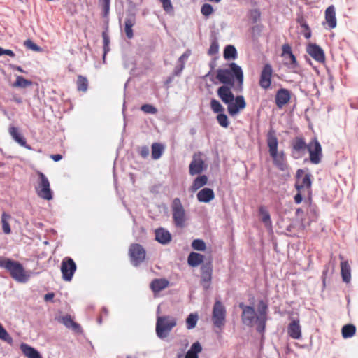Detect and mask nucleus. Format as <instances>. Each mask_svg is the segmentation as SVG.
Here are the masks:
<instances>
[{"mask_svg":"<svg viewBox=\"0 0 358 358\" xmlns=\"http://www.w3.org/2000/svg\"><path fill=\"white\" fill-rule=\"evenodd\" d=\"M54 296H55V294L53 293H48L45 295L44 299H45V301H48L52 299Z\"/></svg>","mask_w":358,"mask_h":358,"instance_id":"nucleus-60","label":"nucleus"},{"mask_svg":"<svg viewBox=\"0 0 358 358\" xmlns=\"http://www.w3.org/2000/svg\"><path fill=\"white\" fill-rule=\"evenodd\" d=\"M207 168V164L203 159V155L201 152L194 153L192 160L189 166V173L191 176L201 173Z\"/></svg>","mask_w":358,"mask_h":358,"instance_id":"nucleus-14","label":"nucleus"},{"mask_svg":"<svg viewBox=\"0 0 358 358\" xmlns=\"http://www.w3.org/2000/svg\"><path fill=\"white\" fill-rule=\"evenodd\" d=\"M0 339L8 343V344L13 343V338L6 330V329L3 327V325L0 323Z\"/></svg>","mask_w":358,"mask_h":358,"instance_id":"nucleus-40","label":"nucleus"},{"mask_svg":"<svg viewBox=\"0 0 358 358\" xmlns=\"http://www.w3.org/2000/svg\"><path fill=\"white\" fill-rule=\"evenodd\" d=\"M310 161L314 164L320 163L322 157V146L316 138H313L308 144Z\"/></svg>","mask_w":358,"mask_h":358,"instance_id":"nucleus-12","label":"nucleus"},{"mask_svg":"<svg viewBox=\"0 0 358 358\" xmlns=\"http://www.w3.org/2000/svg\"><path fill=\"white\" fill-rule=\"evenodd\" d=\"M141 109L144 113L148 114H155L157 112V108L150 104H144L141 106Z\"/></svg>","mask_w":358,"mask_h":358,"instance_id":"nucleus-47","label":"nucleus"},{"mask_svg":"<svg viewBox=\"0 0 358 358\" xmlns=\"http://www.w3.org/2000/svg\"><path fill=\"white\" fill-rule=\"evenodd\" d=\"M216 78L222 83L217 90V96L223 103L227 104V110L230 115L238 114L240 110L246 107V102L243 96L234 97L231 88L235 87L237 83V89L241 90L243 84V73L241 66L236 63H231L229 69H219L217 70Z\"/></svg>","mask_w":358,"mask_h":358,"instance_id":"nucleus-1","label":"nucleus"},{"mask_svg":"<svg viewBox=\"0 0 358 358\" xmlns=\"http://www.w3.org/2000/svg\"><path fill=\"white\" fill-rule=\"evenodd\" d=\"M198 320V316L196 314L191 313L186 320L187 327L188 329H193L196 327Z\"/></svg>","mask_w":358,"mask_h":358,"instance_id":"nucleus-41","label":"nucleus"},{"mask_svg":"<svg viewBox=\"0 0 358 358\" xmlns=\"http://www.w3.org/2000/svg\"><path fill=\"white\" fill-rule=\"evenodd\" d=\"M10 68L14 69V70H17L20 72H22V73H24V70L22 69L21 66H15V65H10Z\"/></svg>","mask_w":358,"mask_h":358,"instance_id":"nucleus-61","label":"nucleus"},{"mask_svg":"<svg viewBox=\"0 0 358 358\" xmlns=\"http://www.w3.org/2000/svg\"><path fill=\"white\" fill-rule=\"evenodd\" d=\"M20 349L23 354L28 358H42L40 353L33 347L26 344L22 343Z\"/></svg>","mask_w":358,"mask_h":358,"instance_id":"nucleus-28","label":"nucleus"},{"mask_svg":"<svg viewBox=\"0 0 358 358\" xmlns=\"http://www.w3.org/2000/svg\"><path fill=\"white\" fill-rule=\"evenodd\" d=\"M3 55H8V56H10L11 57H14L15 56V54L14 53V52L13 50H4L1 47H0V56H1Z\"/></svg>","mask_w":358,"mask_h":358,"instance_id":"nucleus-55","label":"nucleus"},{"mask_svg":"<svg viewBox=\"0 0 358 358\" xmlns=\"http://www.w3.org/2000/svg\"><path fill=\"white\" fill-rule=\"evenodd\" d=\"M303 213V210L301 208H298L296 210V215H299V213Z\"/></svg>","mask_w":358,"mask_h":358,"instance_id":"nucleus-62","label":"nucleus"},{"mask_svg":"<svg viewBox=\"0 0 358 358\" xmlns=\"http://www.w3.org/2000/svg\"><path fill=\"white\" fill-rule=\"evenodd\" d=\"M287 332L289 336L294 339H299L301 337V328L299 320H294L289 323Z\"/></svg>","mask_w":358,"mask_h":358,"instance_id":"nucleus-21","label":"nucleus"},{"mask_svg":"<svg viewBox=\"0 0 358 358\" xmlns=\"http://www.w3.org/2000/svg\"><path fill=\"white\" fill-rule=\"evenodd\" d=\"M224 57L226 59H235L237 57V51L232 45H228L224 50Z\"/></svg>","mask_w":358,"mask_h":358,"instance_id":"nucleus-36","label":"nucleus"},{"mask_svg":"<svg viewBox=\"0 0 358 358\" xmlns=\"http://www.w3.org/2000/svg\"><path fill=\"white\" fill-rule=\"evenodd\" d=\"M259 213L262 215V221L266 225H271V216L266 208L264 206H260L259 208Z\"/></svg>","mask_w":358,"mask_h":358,"instance_id":"nucleus-39","label":"nucleus"},{"mask_svg":"<svg viewBox=\"0 0 358 358\" xmlns=\"http://www.w3.org/2000/svg\"><path fill=\"white\" fill-rule=\"evenodd\" d=\"M208 177L206 175H201L196 177L191 186V190L192 192H196L201 187L206 185L208 182Z\"/></svg>","mask_w":358,"mask_h":358,"instance_id":"nucleus-32","label":"nucleus"},{"mask_svg":"<svg viewBox=\"0 0 358 358\" xmlns=\"http://www.w3.org/2000/svg\"><path fill=\"white\" fill-rule=\"evenodd\" d=\"M0 267L5 268L11 278L18 282H26L29 275L27 274L22 264L17 261L0 256Z\"/></svg>","mask_w":358,"mask_h":358,"instance_id":"nucleus-4","label":"nucleus"},{"mask_svg":"<svg viewBox=\"0 0 358 358\" xmlns=\"http://www.w3.org/2000/svg\"><path fill=\"white\" fill-rule=\"evenodd\" d=\"M296 179L295 182V188L297 192H305L307 190L309 192L312 185L310 173H305L302 169H299L296 171Z\"/></svg>","mask_w":358,"mask_h":358,"instance_id":"nucleus-11","label":"nucleus"},{"mask_svg":"<svg viewBox=\"0 0 358 358\" xmlns=\"http://www.w3.org/2000/svg\"><path fill=\"white\" fill-rule=\"evenodd\" d=\"M202 351V346L199 341L194 343L187 352L185 358H199V354Z\"/></svg>","mask_w":358,"mask_h":358,"instance_id":"nucleus-30","label":"nucleus"},{"mask_svg":"<svg viewBox=\"0 0 358 358\" xmlns=\"http://www.w3.org/2000/svg\"><path fill=\"white\" fill-rule=\"evenodd\" d=\"M273 68L270 64H266L263 66L259 80V85L261 88L268 90L271 85V80L273 76Z\"/></svg>","mask_w":358,"mask_h":358,"instance_id":"nucleus-16","label":"nucleus"},{"mask_svg":"<svg viewBox=\"0 0 358 358\" xmlns=\"http://www.w3.org/2000/svg\"><path fill=\"white\" fill-rule=\"evenodd\" d=\"M136 24V17L134 15H131L125 19L124 22V32L127 37L131 39L134 37L132 27Z\"/></svg>","mask_w":358,"mask_h":358,"instance_id":"nucleus-27","label":"nucleus"},{"mask_svg":"<svg viewBox=\"0 0 358 358\" xmlns=\"http://www.w3.org/2000/svg\"><path fill=\"white\" fill-rule=\"evenodd\" d=\"M213 273V264L211 260L203 264L201 268V284L205 289L210 287Z\"/></svg>","mask_w":358,"mask_h":358,"instance_id":"nucleus-17","label":"nucleus"},{"mask_svg":"<svg viewBox=\"0 0 358 358\" xmlns=\"http://www.w3.org/2000/svg\"><path fill=\"white\" fill-rule=\"evenodd\" d=\"M32 85V82L21 76L16 78L15 82L12 84L13 87L26 88Z\"/></svg>","mask_w":358,"mask_h":358,"instance_id":"nucleus-34","label":"nucleus"},{"mask_svg":"<svg viewBox=\"0 0 358 358\" xmlns=\"http://www.w3.org/2000/svg\"><path fill=\"white\" fill-rule=\"evenodd\" d=\"M267 145L274 165L280 171H285L288 169L286 157L283 151L278 152V141L274 131H269L267 135Z\"/></svg>","mask_w":358,"mask_h":358,"instance_id":"nucleus-3","label":"nucleus"},{"mask_svg":"<svg viewBox=\"0 0 358 358\" xmlns=\"http://www.w3.org/2000/svg\"><path fill=\"white\" fill-rule=\"evenodd\" d=\"M227 310L219 299H216L213 307L212 322L215 327L222 329L226 323Z\"/></svg>","mask_w":358,"mask_h":358,"instance_id":"nucleus-8","label":"nucleus"},{"mask_svg":"<svg viewBox=\"0 0 358 358\" xmlns=\"http://www.w3.org/2000/svg\"><path fill=\"white\" fill-rule=\"evenodd\" d=\"M340 259H341V273L343 281L349 283L351 280V268L349 264L348 261L343 260V257L342 255L339 256Z\"/></svg>","mask_w":358,"mask_h":358,"instance_id":"nucleus-20","label":"nucleus"},{"mask_svg":"<svg viewBox=\"0 0 358 358\" xmlns=\"http://www.w3.org/2000/svg\"><path fill=\"white\" fill-rule=\"evenodd\" d=\"M204 256L200 253L192 252L187 258L189 266L196 267L203 262Z\"/></svg>","mask_w":358,"mask_h":358,"instance_id":"nucleus-29","label":"nucleus"},{"mask_svg":"<svg viewBox=\"0 0 358 358\" xmlns=\"http://www.w3.org/2000/svg\"><path fill=\"white\" fill-rule=\"evenodd\" d=\"M218 50H219L218 43L215 39H214L210 43V46L208 50V54L210 55H213L218 52Z\"/></svg>","mask_w":358,"mask_h":358,"instance_id":"nucleus-50","label":"nucleus"},{"mask_svg":"<svg viewBox=\"0 0 358 358\" xmlns=\"http://www.w3.org/2000/svg\"><path fill=\"white\" fill-rule=\"evenodd\" d=\"M152 149V158L153 159H159L164 151V146L159 143H152L151 146Z\"/></svg>","mask_w":358,"mask_h":358,"instance_id":"nucleus-33","label":"nucleus"},{"mask_svg":"<svg viewBox=\"0 0 358 358\" xmlns=\"http://www.w3.org/2000/svg\"><path fill=\"white\" fill-rule=\"evenodd\" d=\"M77 269L76 264L72 258L64 257L61 264V272L62 278L66 282H70Z\"/></svg>","mask_w":358,"mask_h":358,"instance_id":"nucleus-13","label":"nucleus"},{"mask_svg":"<svg viewBox=\"0 0 358 358\" xmlns=\"http://www.w3.org/2000/svg\"><path fill=\"white\" fill-rule=\"evenodd\" d=\"M325 20L329 29H334L336 27L337 22L336 18L335 8L333 5L329 6L325 10Z\"/></svg>","mask_w":358,"mask_h":358,"instance_id":"nucleus-22","label":"nucleus"},{"mask_svg":"<svg viewBox=\"0 0 358 358\" xmlns=\"http://www.w3.org/2000/svg\"><path fill=\"white\" fill-rule=\"evenodd\" d=\"M190 51L189 50H187L185 52H184L178 59V62L180 64H184L185 65V61L187 59V58L189 57V56L190 55Z\"/></svg>","mask_w":358,"mask_h":358,"instance_id":"nucleus-54","label":"nucleus"},{"mask_svg":"<svg viewBox=\"0 0 358 358\" xmlns=\"http://www.w3.org/2000/svg\"><path fill=\"white\" fill-rule=\"evenodd\" d=\"M176 326V320L171 316H159L156 323V333L160 338H166Z\"/></svg>","mask_w":358,"mask_h":358,"instance_id":"nucleus-7","label":"nucleus"},{"mask_svg":"<svg viewBox=\"0 0 358 358\" xmlns=\"http://www.w3.org/2000/svg\"><path fill=\"white\" fill-rule=\"evenodd\" d=\"M155 239L162 244H167L171 240V235L169 231L159 228L155 230Z\"/></svg>","mask_w":358,"mask_h":358,"instance_id":"nucleus-26","label":"nucleus"},{"mask_svg":"<svg viewBox=\"0 0 358 358\" xmlns=\"http://www.w3.org/2000/svg\"><path fill=\"white\" fill-rule=\"evenodd\" d=\"M9 133L12 138L18 143L21 146L26 148L27 149L30 150L31 147L27 144L26 139L22 136V135L19 132L18 129L15 127H11L9 129Z\"/></svg>","mask_w":358,"mask_h":358,"instance_id":"nucleus-25","label":"nucleus"},{"mask_svg":"<svg viewBox=\"0 0 358 358\" xmlns=\"http://www.w3.org/2000/svg\"><path fill=\"white\" fill-rule=\"evenodd\" d=\"M306 51L313 59L320 63H324L325 55L324 50L315 43H309Z\"/></svg>","mask_w":358,"mask_h":358,"instance_id":"nucleus-18","label":"nucleus"},{"mask_svg":"<svg viewBox=\"0 0 358 358\" xmlns=\"http://www.w3.org/2000/svg\"><path fill=\"white\" fill-rule=\"evenodd\" d=\"M50 158L52 159L55 162H58L62 159V156L60 154L51 155Z\"/></svg>","mask_w":358,"mask_h":358,"instance_id":"nucleus-59","label":"nucleus"},{"mask_svg":"<svg viewBox=\"0 0 358 358\" xmlns=\"http://www.w3.org/2000/svg\"><path fill=\"white\" fill-rule=\"evenodd\" d=\"M192 247L199 251H204L206 248L205 242L201 239H195L192 243Z\"/></svg>","mask_w":358,"mask_h":358,"instance_id":"nucleus-42","label":"nucleus"},{"mask_svg":"<svg viewBox=\"0 0 358 358\" xmlns=\"http://www.w3.org/2000/svg\"><path fill=\"white\" fill-rule=\"evenodd\" d=\"M138 152L143 158H147L150 154V150L148 146H141L138 148Z\"/></svg>","mask_w":358,"mask_h":358,"instance_id":"nucleus-52","label":"nucleus"},{"mask_svg":"<svg viewBox=\"0 0 358 358\" xmlns=\"http://www.w3.org/2000/svg\"><path fill=\"white\" fill-rule=\"evenodd\" d=\"M24 45L27 48L32 50L38 51L39 50V47L35 44L32 41L28 39L26 40L24 43Z\"/></svg>","mask_w":358,"mask_h":358,"instance_id":"nucleus-53","label":"nucleus"},{"mask_svg":"<svg viewBox=\"0 0 358 358\" xmlns=\"http://www.w3.org/2000/svg\"><path fill=\"white\" fill-rule=\"evenodd\" d=\"M196 196L199 201L208 203L215 198V194L212 189L205 187L197 193Z\"/></svg>","mask_w":358,"mask_h":358,"instance_id":"nucleus-23","label":"nucleus"},{"mask_svg":"<svg viewBox=\"0 0 358 358\" xmlns=\"http://www.w3.org/2000/svg\"><path fill=\"white\" fill-rule=\"evenodd\" d=\"M299 22H300L301 27H306V31L303 33L304 37L307 39L310 38L311 37V31L308 24L303 20V19H301L300 21L299 20Z\"/></svg>","mask_w":358,"mask_h":358,"instance_id":"nucleus-48","label":"nucleus"},{"mask_svg":"<svg viewBox=\"0 0 358 358\" xmlns=\"http://www.w3.org/2000/svg\"><path fill=\"white\" fill-rule=\"evenodd\" d=\"M162 4L163 9L165 12L170 13L173 12V7L171 0H159Z\"/></svg>","mask_w":358,"mask_h":358,"instance_id":"nucleus-46","label":"nucleus"},{"mask_svg":"<svg viewBox=\"0 0 358 358\" xmlns=\"http://www.w3.org/2000/svg\"><path fill=\"white\" fill-rule=\"evenodd\" d=\"M356 333V327L353 324H346L342 328V336L345 338L352 337Z\"/></svg>","mask_w":358,"mask_h":358,"instance_id":"nucleus-38","label":"nucleus"},{"mask_svg":"<svg viewBox=\"0 0 358 358\" xmlns=\"http://www.w3.org/2000/svg\"><path fill=\"white\" fill-rule=\"evenodd\" d=\"M107 29H108V27L106 28V31H103V33H102L104 55L110 50V48H109L110 38L107 33Z\"/></svg>","mask_w":358,"mask_h":358,"instance_id":"nucleus-44","label":"nucleus"},{"mask_svg":"<svg viewBox=\"0 0 358 358\" xmlns=\"http://www.w3.org/2000/svg\"><path fill=\"white\" fill-rule=\"evenodd\" d=\"M185 65L184 64H180L179 66H177L175 69L174 73L176 76H179L182 71L184 69Z\"/></svg>","mask_w":358,"mask_h":358,"instance_id":"nucleus-58","label":"nucleus"},{"mask_svg":"<svg viewBox=\"0 0 358 358\" xmlns=\"http://www.w3.org/2000/svg\"><path fill=\"white\" fill-rule=\"evenodd\" d=\"M291 99V92L286 88L279 89L275 94V102L278 108H282L289 103Z\"/></svg>","mask_w":358,"mask_h":358,"instance_id":"nucleus-19","label":"nucleus"},{"mask_svg":"<svg viewBox=\"0 0 358 358\" xmlns=\"http://www.w3.org/2000/svg\"><path fill=\"white\" fill-rule=\"evenodd\" d=\"M172 219L175 226L178 228H184L187 220L185 210L179 198H175L171 206Z\"/></svg>","mask_w":358,"mask_h":358,"instance_id":"nucleus-6","label":"nucleus"},{"mask_svg":"<svg viewBox=\"0 0 358 358\" xmlns=\"http://www.w3.org/2000/svg\"><path fill=\"white\" fill-rule=\"evenodd\" d=\"M103 6V16L107 17L110 10V0H101Z\"/></svg>","mask_w":358,"mask_h":358,"instance_id":"nucleus-51","label":"nucleus"},{"mask_svg":"<svg viewBox=\"0 0 358 358\" xmlns=\"http://www.w3.org/2000/svg\"><path fill=\"white\" fill-rule=\"evenodd\" d=\"M210 108L214 113H222L224 110V108H223V106L216 99L211 100Z\"/></svg>","mask_w":358,"mask_h":358,"instance_id":"nucleus-43","label":"nucleus"},{"mask_svg":"<svg viewBox=\"0 0 358 358\" xmlns=\"http://www.w3.org/2000/svg\"><path fill=\"white\" fill-rule=\"evenodd\" d=\"M239 307L242 309V322L248 327H252L255 323H257V331L259 333H263L265 330L267 320L268 305L264 301H259L257 314L252 306L240 303Z\"/></svg>","mask_w":358,"mask_h":358,"instance_id":"nucleus-2","label":"nucleus"},{"mask_svg":"<svg viewBox=\"0 0 358 358\" xmlns=\"http://www.w3.org/2000/svg\"><path fill=\"white\" fill-rule=\"evenodd\" d=\"M37 184L35 190L37 196L42 199L50 201L53 199V192L50 188L48 178L41 171H37Z\"/></svg>","mask_w":358,"mask_h":358,"instance_id":"nucleus-5","label":"nucleus"},{"mask_svg":"<svg viewBox=\"0 0 358 358\" xmlns=\"http://www.w3.org/2000/svg\"><path fill=\"white\" fill-rule=\"evenodd\" d=\"M169 285V282L165 278L154 279L150 285V289L154 293H158L166 288Z\"/></svg>","mask_w":358,"mask_h":358,"instance_id":"nucleus-24","label":"nucleus"},{"mask_svg":"<svg viewBox=\"0 0 358 358\" xmlns=\"http://www.w3.org/2000/svg\"><path fill=\"white\" fill-rule=\"evenodd\" d=\"M282 57L285 59L284 64L293 73H299V64L292 52L291 46L288 43H285L282 47Z\"/></svg>","mask_w":358,"mask_h":358,"instance_id":"nucleus-10","label":"nucleus"},{"mask_svg":"<svg viewBox=\"0 0 358 358\" xmlns=\"http://www.w3.org/2000/svg\"><path fill=\"white\" fill-rule=\"evenodd\" d=\"M129 256L133 266H139L145 259L146 252L144 248L138 243H132L129 248Z\"/></svg>","mask_w":358,"mask_h":358,"instance_id":"nucleus-9","label":"nucleus"},{"mask_svg":"<svg viewBox=\"0 0 358 358\" xmlns=\"http://www.w3.org/2000/svg\"><path fill=\"white\" fill-rule=\"evenodd\" d=\"M308 148L305 138L302 136H296L294 138L291 143L292 156L294 159L301 158L305 154L306 150Z\"/></svg>","mask_w":358,"mask_h":358,"instance_id":"nucleus-15","label":"nucleus"},{"mask_svg":"<svg viewBox=\"0 0 358 358\" xmlns=\"http://www.w3.org/2000/svg\"><path fill=\"white\" fill-rule=\"evenodd\" d=\"M251 14L254 18L255 22H257L260 17V13L257 10H252Z\"/></svg>","mask_w":358,"mask_h":358,"instance_id":"nucleus-57","label":"nucleus"},{"mask_svg":"<svg viewBox=\"0 0 358 358\" xmlns=\"http://www.w3.org/2000/svg\"><path fill=\"white\" fill-rule=\"evenodd\" d=\"M201 11L204 16L208 17L212 14L213 8L210 4L205 3L202 6Z\"/></svg>","mask_w":358,"mask_h":358,"instance_id":"nucleus-49","label":"nucleus"},{"mask_svg":"<svg viewBox=\"0 0 358 358\" xmlns=\"http://www.w3.org/2000/svg\"><path fill=\"white\" fill-rule=\"evenodd\" d=\"M11 219V216L6 213H3L1 215V223H2V229L4 234H10L11 233V229L9 224L8 221Z\"/></svg>","mask_w":358,"mask_h":358,"instance_id":"nucleus-35","label":"nucleus"},{"mask_svg":"<svg viewBox=\"0 0 358 358\" xmlns=\"http://www.w3.org/2000/svg\"><path fill=\"white\" fill-rule=\"evenodd\" d=\"M59 321L67 328H71L76 331H79L80 329V326L78 323L75 322L69 315L62 317Z\"/></svg>","mask_w":358,"mask_h":358,"instance_id":"nucleus-31","label":"nucleus"},{"mask_svg":"<svg viewBox=\"0 0 358 358\" xmlns=\"http://www.w3.org/2000/svg\"><path fill=\"white\" fill-rule=\"evenodd\" d=\"M217 120L220 126L224 128L228 127L229 122L227 116L224 113H220L217 115Z\"/></svg>","mask_w":358,"mask_h":358,"instance_id":"nucleus-45","label":"nucleus"},{"mask_svg":"<svg viewBox=\"0 0 358 358\" xmlns=\"http://www.w3.org/2000/svg\"><path fill=\"white\" fill-rule=\"evenodd\" d=\"M305 192H298V193L294 196V201L296 203H301L303 200L302 194Z\"/></svg>","mask_w":358,"mask_h":358,"instance_id":"nucleus-56","label":"nucleus"},{"mask_svg":"<svg viewBox=\"0 0 358 358\" xmlns=\"http://www.w3.org/2000/svg\"><path fill=\"white\" fill-rule=\"evenodd\" d=\"M76 85L78 91L85 92L88 88V80L86 77L79 75L77 78Z\"/></svg>","mask_w":358,"mask_h":358,"instance_id":"nucleus-37","label":"nucleus"}]
</instances>
